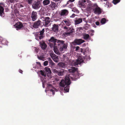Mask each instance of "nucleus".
Wrapping results in <instances>:
<instances>
[{
    "label": "nucleus",
    "mask_w": 125,
    "mask_h": 125,
    "mask_svg": "<svg viewBox=\"0 0 125 125\" xmlns=\"http://www.w3.org/2000/svg\"><path fill=\"white\" fill-rule=\"evenodd\" d=\"M70 76H66L65 80H62L59 83V85L61 87H64L65 85L66 86L64 88V91L65 92H68L69 89V85L71 83V81L70 79Z\"/></svg>",
    "instance_id": "1"
},
{
    "label": "nucleus",
    "mask_w": 125,
    "mask_h": 125,
    "mask_svg": "<svg viewBox=\"0 0 125 125\" xmlns=\"http://www.w3.org/2000/svg\"><path fill=\"white\" fill-rule=\"evenodd\" d=\"M70 72L73 73V77H71L70 75L66 76H70V79H72V80L76 81L79 78L80 76L82 75V73H80V71H78V69L75 67H72L70 70Z\"/></svg>",
    "instance_id": "2"
},
{
    "label": "nucleus",
    "mask_w": 125,
    "mask_h": 125,
    "mask_svg": "<svg viewBox=\"0 0 125 125\" xmlns=\"http://www.w3.org/2000/svg\"><path fill=\"white\" fill-rule=\"evenodd\" d=\"M88 4L91 6V7L92 9L93 10L95 14L99 15L101 13L102 9L98 7L96 3H90Z\"/></svg>",
    "instance_id": "3"
},
{
    "label": "nucleus",
    "mask_w": 125,
    "mask_h": 125,
    "mask_svg": "<svg viewBox=\"0 0 125 125\" xmlns=\"http://www.w3.org/2000/svg\"><path fill=\"white\" fill-rule=\"evenodd\" d=\"M64 41L61 40H58L55 43L57 45L56 47L59 48V50L61 51H63L64 49H66L67 47L66 44L64 43Z\"/></svg>",
    "instance_id": "4"
},
{
    "label": "nucleus",
    "mask_w": 125,
    "mask_h": 125,
    "mask_svg": "<svg viewBox=\"0 0 125 125\" xmlns=\"http://www.w3.org/2000/svg\"><path fill=\"white\" fill-rule=\"evenodd\" d=\"M45 32L44 29H43L42 30L36 33L35 34V39L39 41V40L42 39L44 37V33Z\"/></svg>",
    "instance_id": "5"
},
{
    "label": "nucleus",
    "mask_w": 125,
    "mask_h": 125,
    "mask_svg": "<svg viewBox=\"0 0 125 125\" xmlns=\"http://www.w3.org/2000/svg\"><path fill=\"white\" fill-rule=\"evenodd\" d=\"M63 29L66 31L65 33L66 35H71L74 31V30L73 28L66 26L64 27Z\"/></svg>",
    "instance_id": "6"
},
{
    "label": "nucleus",
    "mask_w": 125,
    "mask_h": 125,
    "mask_svg": "<svg viewBox=\"0 0 125 125\" xmlns=\"http://www.w3.org/2000/svg\"><path fill=\"white\" fill-rule=\"evenodd\" d=\"M64 70L62 69L58 71L55 69H53L52 70V71L55 74H57L59 76H62L63 75L65 72Z\"/></svg>",
    "instance_id": "7"
},
{
    "label": "nucleus",
    "mask_w": 125,
    "mask_h": 125,
    "mask_svg": "<svg viewBox=\"0 0 125 125\" xmlns=\"http://www.w3.org/2000/svg\"><path fill=\"white\" fill-rule=\"evenodd\" d=\"M41 3L39 1H34L32 4V8L35 9L37 10L41 7Z\"/></svg>",
    "instance_id": "8"
},
{
    "label": "nucleus",
    "mask_w": 125,
    "mask_h": 125,
    "mask_svg": "<svg viewBox=\"0 0 125 125\" xmlns=\"http://www.w3.org/2000/svg\"><path fill=\"white\" fill-rule=\"evenodd\" d=\"M88 1V0H80L78 2V5L80 7L83 8Z\"/></svg>",
    "instance_id": "9"
},
{
    "label": "nucleus",
    "mask_w": 125,
    "mask_h": 125,
    "mask_svg": "<svg viewBox=\"0 0 125 125\" xmlns=\"http://www.w3.org/2000/svg\"><path fill=\"white\" fill-rule=\"evenodd\" d=\"M85 42L84 40L82 39H76L73 42V44L74 45H80Z\"/></svg>",
    "instance_id": "10"
},
{
    "label": "nucleus",
    "mask_w": 125,
    "mask_h": 125,
    "mask_svg": "<svg viewBox=\"0 0 125 125\" xmlns=\"http://www.w3.org/2000/svg\"><path fill=\"white\" fill-rule=\"evenodd\" d=\"M43 24L46 27L48 26L50 22V18L48 17H45L43 20Z\"/></svg>",
    "instance_id": "11"
},
{
    "label": "nucleus",
    "mask_w": 125,
    "mask_h": 125,
    "mask_svg": "<svg viewBox=\"0 0 125 125\" xmlns=\"http://www.w3.org/2000/svg\"><path fill=\"white\" fill-rule=\"evenodd\" d=\"M41 21L40 20H38L35 21L32 26V27L34 29H36L38 28L39 26L41 25Z\"/></svg>",
    "instance_id": "12"
},
{
    "label": "nucleus",
    "mask_w": 125,
    "mask_h": 125,
    "mask_svg": "<svg viewBox=\"0 0 125 125\" xmlns=\"http://www.w3.org/2000/svg\"><path fill=\"white\" fill-rule=\"evenodd\" d=\"M15 26L16 28V29L18 30H19V29H21L23 27V24L21 22H17L15 25Z\"/></svg>",
    "instance_id": "13"
},
{
    "label": "nucleus",
    "mask_w": 125,
    "mask_h": 125,
    "mask_svg": "<svg viewBox=\"0 0 125 125\" xmlns=\"http://www.w3.org/2000/svg\"><path fill=\"white\" fill-rule=\"evenodd\" d=\"M59 26L58 24H54L52 25V27L51 28V31L54 32H58L59 30Z\"/></svg>",
    "instance_id": "14"
},
{
    "label": "nucleus",
    "mask_w": 125,
    "mask_h": 125,
    "mask_svg": "<svg viewBox=\"0 0 125 125\" xmlns=\"http://www.w3.org/2000/svg\"><path fill=\"white\" fill-rule=\"evenodd\" d=\"M3 6V5L2 3H0V15L1 17H4V16Z\"/></svg>",
    "instance_id": "15"
},
{
    "label": "nucleus",
    "mask_w": 125,
    "mask_h": 125,
    "mask_svg": "<svg viewBox=\"0 0 125 125\" xmlns=\"http://www.w3.org/2000/svg\"><path fill=\"white\" fill-rule=\"evenodd\" d=\"M83 60L82 57H79L76 61L74 62V64L75 65H77L80 64L83 62Z\"/></svg>",
    "instance_id": "16"
},
{
    "label": "nucleus",
    "mask_w": 125,
    "mask_h": 125,
    "mask_svg": "<svg viewBox=\"0 0 125 125\" xmlns=\"http://www.w3.org/2000/svg\"><path fill=\"white\" fill-rule=\"evenodd\" d=\"M37 13L34 11H32L31 16L32 20L33 21H35L37 19Z\"/></svg>",
    "instance_id": "17"
},
{
    "label": "nucleus",
    "mask_w": 125,
    "mask_h": 125,
    "mask_svg": "<svg viewBox=\"0 0 125 125\" xmlns=\"http://www.w3.org/2000/svg\"><path fill=\"white\" fill-rule=\"evenodd\" d=\"M60 15L62 16H66L69 13L68 10L66 9H63L61 10L60 12Z\"/></svg>",
    "instance_id": "18"
},
{
    "label": "nucleus",
    "mask_w": 125,
    "mask_h": 125,
    "mask_svg": "<svg viewBox=\"0 0 125 125\" xmlns=\"http://www.w3.org/2000/svg\"><path fill=\"white\" fill-rule=\"evenodd\" d=\"M51 57L53 61L56 62H58L59 60L58 56L54 54H50Z\"/></svg>",
    "instance_id": "19"
},
{
    "label": "nucleus",
    "mask_w": 125,
    "mask_h": 125,
    "mask_svg": "<svg viewBox=\"0 0 125 125\" xmlns=\"http://www.w3.org/2000/svg\"><path fill=\"white\" fill-rule=\"evenodd\" d=\"M40 44L43 50L45 49L47 47V45L43 41L40 42Z\"/></svg>",
    "instance_id": "20"
},
{
    "label": "nucleus",
    "mask_w": 125,
    "mask_h": 125,
    "mask_svg": "<svg viewBox=\"0 0 125 125\" xmlns=\"http://www.w3.org/2000/svg\"><path fill=\"white\" fill-rule=\"evenodd\" d=\"M49 6L52 9V10H54L55 8L57 6V5L54 2L51 1V4L49 5Z\"/></svg>",
    "instance_id": "21"
},
{
    "label": "nucleus",
    "mask_w": 125,
    "mask_h": 125,
    "mask_svg": "<svg viewBox=\"0 0 125 125\" xmlns=\"http://www.w3.org/2000/svg\"><path fill=\"white\" fill-rule=\"evenodd\" d=\"M82 21L83 19L82 18L77 19L75 21V25L79 24L82 22Z\"/></svg>",
    "instance_id": "22"
},
{
    "label": "nucleus",
    "mask_w": 125,
    "mask_h": 125,
    "mask_svg": "<svg viewBox=\"0 0 125 125\" xmlns=\"http://www.w3.org/2000/svg\"><path fill=\"white\" fill-rule=\"evenodd\" d=\"M57 40H58L55 39L54 37H52L49 40V42L54 43H55Z\"/></svg>",
    "instance_id": "23"
},
{
    "label": "nucleus",
    "mask_w": 125,
    "mask_h": 125,
    "mask_svg": "<svg viewBox=\"0 0 125 125\" xmlns=\"http://www.w3.org/2000/svg\"><path fill=\"white\" fill-rule=\"evenodd\" d=\"M58 65L62 68H65L66 67V65L64 63L60 62L58 63Z\"/></svg>",
    "instance_id": "24"
},
{
    "label": "nucleus",
    "mask_w": 125,
    "mask_h": 125,
    "mask_svg": "<svg viewBox=\"0 0 125 125\" xmlns=\"http://www.w3.org/2000/svg\"><path fill=\"white\" fill-rule=\"evenodd\" d=\"M59 48H58L57 47H55L54 48V51L55 53L59 55L60 54V53L59 52L58 49Z\"/></svg>",
    "instance_id": "25"
},
{
    "label": "nucleus",
    "mask_w": 125,
    "mask_h": 125,
    "mask_svg": "<svg viewBox=\"0 0 125 125\" xmlns=\"http://www.w3.org/2000/svg\"><path fill=\"white\" fill-rule=\"evenodd\" d=\"M50 0H44L43 1V4L45 5H48L50 3Z\"/></svg>",
    "instance_id": "26"
},
{
    "label": "nucleus",
    "mask_w": 125,
    "mask_h": 125,
    "mask_svg": "<svg viewBox=\"0 0 125 125\" xmlns=\"http://www.w3.org/2000/svg\"><path fill=\"white\" fill-rule=\"evenodd\" d=\"M63 21L65 24L67 26H69L71 24V22L68 20H63Z\"/></svg>",
    "instance_id": "27"
},
{
    "label": "nucleus",
    "mask_w": 125,
    "mask_h": 125,
    "mask_svg": "<svg viewBox=\"0 0 125 125\" xmlns=\"http://www.w3.org/2000/svg\"><path fill=\"white\" fill-rule=\"evenodd\" d=\"M83 38L85 40H87L90 38V35L87 34H85L83 35Z\"/></svg>",
    "instance_id": "28"
},
{
    "label": "nucleus",
    "mask_w": 125,
    "mask_h": 125,
    "mask_svg": "<svg viewBox=\"0 0 125 125\" xmlns=\"http://www.w3.org/2000/svg\"><path fill=\"white\" fill-rule=\"evenodd\" d=\"M47 60L49 61L50 65L52 66L54 65V63L50 58H48Z\"/></svg>",
    "instance_id": "29"
},
{
    "label": "nucleus",
    "mask_w": 125,
    "mask_h": 125,
    "mask_svg": "<svg viewBox=\"0 0 125 125\" xmlns=\"http://www.w3.org/2000/svg\"><path fill=\"white\" fill-rule=\"evenodd\" d=\"M106 21H108V20H107L105 18H103L101 20L100 22L102 24H104L106 23Z\"/></svg>",
    "instance_id": "30"
},
{
    "label": "nucleus",
    "mask_w": 125,
    "mask_h": 125,
    "mask_svg": "<svg viewBox=\"0 0 125 125\" xmlns=\"http://www.w3.org/2000/svg\"><path fill=\"white\" fill-rule=\"evenodd\" d=\"M72 11L74 12H76V13H79V11L75 8H73Z\"/></svg>",
    "instance_id": "31"
},
{
    "label": "nucleus",
    "mask_w": 125,
    "mask_h": 125,
    "mask_svg": "<svg viewBox=\"0 0 125 125\" xmlns=\"http://www.w3.org/2000/svg\"><path fill=\"white\" fill-rule=\"evenodd\" d=\"M55 44V43H50L49 44V45L51 47H53L54 48V47H56V46H57V45H56Z\"/></svg>",
    "instance_id": "32"
},
{
    "label": "nucleus",
    "mask_w": 125,
    "mask_h": 125,
    "mask_svg": "<svg viewBox=\"0 0 125 125\" xmlns=\"http://www.w3.org/2000/svg\"><path fill=\"white\" fill-rule=\"evenodd\" d=\"M120 0H113V2L115 4H116L120 1Z\"/></svg>",
    "instance_id": "33"
},
{
    "label": "nucleus",
    "mask_w": 125,
    "mask_h": 125,
    "mask_svg": "<svg viewBox=\"0 0 125 125\" xmlns=\"http://www.w3.org/2000/svg\"><path fill=\"white\" fill-rule=\"evenodd\" d=\"M40 72L41 75L44 76H46V75L44 74V72L41 70L40 71Z\"/></svg>",
    "instance_id": "34"
},
{
    "label": "nucleus",
    "mask_w": 125,
    "mask_h": 125,
    "mask_svg": "<svg viewBox=\"0 0 125 125\" xmlns=\"http://www.w3.org/2000/svg\"><path fill=\"white\" fill-rule=\"evenodd\" d=\"M33 0H28V2L29 4H31L32 3V2L33 1Z\"/></svg>",
    "instance_id": "35"
},
{
    "label": "nucleus",
    "mask_w": 125,
    "mask_h": 125,
    "mask_svg": "<svg viewBox=\"0 0 125 125\" xmlns=\"http://www.w3.org/2000/svg\"><path fill=\"white\" fill-rule=\"evenodd\" d=\"M48 61H45L43 63L44 65L45 66H47L48 64Z\"/></svg>",
    "instance_id": "36"
},
{
    "label": "nucleus",
    "mask_w": 125,
    "mask_h": 125,
    "mask_svg": "<svg viewBox=\"0 0 125 125\" xmlns=\"http://www.w3.org/2000/svg\"><path fill=\"white\" fill-rule=\"evenodd\" d=\"M75 0H69V1H68L67 2V4H68L69 2H73Z\"/></svg>",
    "instance_id": "37"
},
{
    "label": "nucleus",
    "mask_w": 125,
    "mask_h": 125,
    "mask_svg": "<svg viewBox=\"0 0 125 125\" xmlns=\"http://www.w3.org/2000/svg\"><path fill=\"white\" fill-rule=\"evenodd\" d=\"M79 48H80V47L79 46H77L76 47V48H75V51L76 52L79 51H78V50H79Z\"/></svg>",
    "instance_id": "38"
},
{
    "label": "nucleus",
    "mask_w": 125,
    "mask_h": 125,
    "mask_svg": "<svg viewBox=\"0 0 125 125\" xmlns=\"http://www.w3.org/2000/svg\"><path fill=\"white\" fill-rule=\"evenodd\" d=\"M38 58L40 60H42L43 59L44 57L42 56H40L38 57Z\"/></svg>",
    "instance_id": "39"
},
{
    "label": "nucleus",
    "mask_w": 125,
    "mask_h": 125,
    "mask_svg": "<svg viewBox=\"0 0 125 125\" xmlns=\"http://www.w3.org/2000/svg\"><path fill=\"white\" fill-rule=\"evenodd\" d=\"M47 72H48L49 73H51V70H50V69L48 68L47 69Z\"/></svg>",
    "instance_id": "40"
},
{
    "label": "nucleus",
    "mask_w": 125,
    "mask_h": 125,
    "mask_svg": "<svg viewBox=\"0 0 125 125\" xmlns=\"http://www.w3.org/2000/svg\"><path fill=\"white\" fill-rule=\"evenodd\" d=\"M50 91L51 92H52V94L53 95L54 94L55 92V91L54 90L52 89L50 90Z\"/></svg>",
    "instance_id": "41"
},
{
    "label": "nucleus",
    "mask_w": 125,
    "mask_h": 125,
    "mask_svg": "<svg viewBox=\"0 0 125 125\" xmlns=\"http://www.w3.org/2000/svg\"><path fill=\"white\" fill-rule=\"evenodd\" d=\"M75 15L74 14H73L72 15L70 16V17L72 18L74 17L75 16Z\"/></svg>",
    "instance_id": "42"
},
{
    "label": "nucleus",
    "mask_w": 125,
    "mask_h": 125,
    "mask_svg": "<svg viewBox=\"0 0 125 125\" xmlns=\"http://www.w3.org/2000/svg\"><path fill=\"white\" fill-rule=\"evenodd\" d=\"M95 24L97 25H99V22L98 21H96L95 22Z\"/></svg>",
    "instance_id": "43"
},
{
    "label": "nucleus",
    "mask_w": 125,
    "mask_h": 125,
    "mask_svg": "<svg viewBox=\"0 0 125 125\" xmlns=\"http://www.w3.org/2000/svg\"><path fill=\"white\" fill-rule=\"evenodd\" d=\"M9 0L11 3L14 2L15 1V0Z\"/></svg>",
    "instance_id": "44"
},
{
    "label": "nucleus",
    "mask_w": 125,
    "mask_h": 125,
    "mask_svg": "<svg viewBox=\"0 0 125 125\" xmlns=\"http://www.w3.org/2000/svg\"><path fill=\"white\" fill-rule=\"evenodd\" d=\"M84 29L86 30H87L88 28V27L87 26H85L84 28Z\"/></svg>",
    "instance_id": "45"
},
{
    "label": "nucleus",
    "mask_w": 125,
    "mask_h": 125,
    "mask_svg": "<svg viewBox=\"0 0 125 125\" xmlns=\"http://www.w3.org/2000/svg\"><path fill=\"white\" fill-rule=\"evenodd\" d=\"M83 20L85 22H87V21L86 20V19L85 18H84L83 19Z\"/></svg>",
    "instance_id": "46"
},
{
    "label": "nucleus",
    "mask_w": 125,
    "mask_h": 125,
    "mask_svg": "<svg viewBox=\"0 0 125 125\" xmlns=\"http://www.w3.org/2000/svg\"><path fill=\"white\" fill-rule=\"evenodd\" d=\"M92 25L93 27L94 28H96V26H95V25L94 24H92Z\"/></svg>",
    "instance_id": "47"
},
{
    "label": "nucleus",
    "mask_w": 125,
    "mask_h": 125,
    "mask_svg": "<svg viewBox=\"0 0 125 125\" xmlns=\"http://www.w3.org/2000/svg\"><path fill=\"white\" fill-rule=\"evenodd\" d=\"M19 72L21 73H22L23 71H22L20 69L19 70Z\"/></svg>",
    "instance_id": "48"
},
{
    "label": "nucleus",
    "mask_w": 125,
    "mask_h": 125,
    "mask_svg": "<svg viewBox=\"0 0 125 125\" xmlns=\"http://www.w3.org/2000/svg\"><path fill=\"white\" fill-rule=\"evenodd\" d=\"M53 1H60L61 0H53Z\"/></svg>",
    "instance_id": "49"
},
{
    "label": "nucleus",
    "mask_w": 125,
    "mask_h": 125,
    "mask_svg": "<svg viewBox=\"0 0 125 125\" xmlns=\"http://www.w3.org/2000/svg\"><path fill=\"white\" fill-rule=\"evenodd\" d=\"M80 51L81 52H83V50L82 49V48H80Z\"/></svg>",
    "instance_id": "50"
},
{
    "label": "nucleus",
    "mask_w": 125,
    "mask_h": 125,
    "mask_svg": "<svg viewBox=\"0 0 125 125\" xmlns=\"http://www.w3.org/2000/svg\"><path fill=\"white\" fill-rule=\"evenodd\" d=\"M48 86H52V85L50 84H49L48 85Z\"/></svg>",
    "instance_id": "51"
},
{
    "label": "nucleus",
    "mask_w": 125,
    "mask_h": 125,
    "mask_svg": "<svg viewBox=\"0 0 125 125\" xmlns=\"http://www.w3.org/2000/svg\"><path fill=\"white\" fill-rule=\"evenodd\" d=\"M3 41H4V40H2V41H1V42L3 44H4V42H3Z\"/></svg>",
    "instance_id": "52"
},
{
    "label": "nucleus",
    "mask_w": 125,
    "mask_h": 125,
    "mask_svg": "<svg viewBox=\"0 0 125 125\" xmlns=\"http://www.w3.org/2000/svg\"><path fill=\"white\" fill-rule=\"evenodd\" d=\"M36 53H37L38 51V50L36 49Z\"/></svg>",
    "instance_id": "53"
},
{
    "label": "nucleus",
    "mask_w": 125,
    "mask_h": 125,
    "mask_svg": "<svg viewBox=\"0 0 125 125\" xmlns=\"http://www.w3.org/2000/svg\"><path fill=\"white\" fill-rule=\"evenodd\" d=\"M37 63H38V64L39 65L40 64V62H37Z\"/></svg>",
    "instance_id": "54"
},
{
    "label": "nucleus",
    "mask_w": 125,
    "mask_h": 125,
    "mask_svg": "<svg viewBox=\"0 0 125 125\" xmlns=\"http://www.w3.org/2000/svg\"><path fill=\"white\" fill-rule=\"evenodd\" d=\"M37 63H38V64L39 65L40 64V62H37Z\"/></svg>",
    "instance_id": "55"
},
{
    "label": "nucleus",
    "mask_w": 125,
    "mask_h": 125,
    "mask_svg": "<svg viewBox=\"0 0 125 125\" xmlns=\"http://www.w3.org/2000/svg\"><path fill=\"white\" fill-rule=\"evenodd\" d=\"M43 88H44V84L43 83Z\"/></svg>",
    "instance_id": "56"
},
{
    "label": "nucleus",
    "mask_w": 125,
    "mask_h": 125,
    "mask_svg": "<svg viewBox=\"0 0 125 125\" xmlns=\"http://www.w3.org/2000/svg\"><path fill=\"white\" fill-rule=\"evenodd\" d=\"M86 25H88V26H90L89 25V24H87Z\"/></svg>",
    "instance_id": "57"
},
{
    "label": "nucleus",
    "mask_w": 125,
    "mask_h": 125,
    "mask_svg": "<svg viewBox=\"0 0 125 125\" xmlns=\"http://www.w3.org/2000/svg\"><path fill=\"white\" fill-rule=\"evenodd\" d=\"M20 6H21V7L22 6V5H21V4H20Z\"/></svg>",
    "instance_id": "58"
}]
</instances>
